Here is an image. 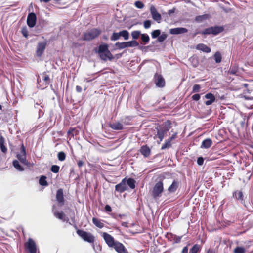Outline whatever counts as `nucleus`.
I'll list each match as a JSON object with an SVG mask.
<instances>
[{
    "label": "nucleus",
    "mask_w": 253,
    "mask_h": 253,
    "mask_svg": "<svg viewBox=\"0 0 253 253\" xmlns=\"http://www.w3.org/2000/svg\"><path fill=\"white\" fill-rule=\"evenodd\" d=\"M105 210L107 212H110L112 211V209H111V207L108 205H107L105 206Z\"/></svg>",
    "instance_id": "obj_53"
},
{
    "label": "nucleus",
    "mask_w": 253,
    "mask_h": 253,
    "mask_svg": "<svg viewBox=\"0 0 253 253\" xmlns=\"http://www.w3.org/2000/svg\"><path fill=\"white\" fill-rule=\"evenodd\" d=\"M235 196L237 199H242L243 197V194L241 191H238L235 193Z\"/></svg>",
    "instance_id": "obj_49"
},
{
    "label": "nucleus",
    "mask_w": 253,
    "mask_h": 253,
    "mask_svg": "<svg viewBox=\"0 0 253 253\" xmlns=\"http://www.w3.org/2000/svg\"><path fill=\"white\" fill-rule=\"evenodd\" d=\"M175 137V135H173L171 137H170V138L169 139H168L169 141H170V142H171V141L173 139H174Z\"/></svg>",
    "instance_id": "obj_58"
},
{
    "label": "nucleus",
    "mask_w": 253,
    "mask_h": 253,
    "mask_svg": "<svg viewBox=\"0 0 253 253\" xmlns=\"http://www.w3.org/2000/svg\"><path fill=\"white\" fill-rule=\"evenodd\" d=\"M92 222L96 226L99 228H102L104 227V223L101 220L98 219L96 218H93Z\"/></svg>",
    "instance_id": "obj_26"
},
{
    "label": "nucleus",
    "mask_w": 253,
    "mask_h": 253,
    "mask_svg": "<svg viewBox=\"0 0 253 253\" xmlns=\"http://www.w3.org/2000/svg\"><path fill=\"white\" fill-rule=\"evenodd\" d=\"M140 152L141 154L145 157H147L150 154V150L148 147L146 146H144L141 148Z\"/></svg>",
    "instance_id": "obj_25"
},
{
    "label": "nucleus",
    "mask_w": 253,
    "mask_h": 253,
    "mask_svg": "<svg viewBox=\"0 0 253 253\" xmlns=\"http://www.w3.org/2000/svg\"><path fill=\"white\" fill-rule=\"evenodd\" d=\"M188 247L187 246L184 247L181 252V253H188Z\"/></svg>",
    "instance_id": "obj_54"
},
{
    "label": "nucleus",
    "mask_w": 253,
    "mask_h": 253,
    "mask_svg": "<svg viewBox=\"0 0 253 253\" xmlns=\"http://www.w3.org/2000/svg\"><path fill=\"white\" fill-rule=\"evenodd\" d=\"M203 163H204V159L202 157H199L197 159V164L200 165V166H201L203 164Z\"/></svg>",
    "instance_id": "obj_51"
},
{
    "label": "nucleus",
    "mask_w": 253,
    "mask_h": 253,
    "mask_svg": "<svg viewBox=\"0 0 253 253\" xmlns=\"http://www.w3.org/2000/svg\"><path fill=\"white\" fill-rule=\"evenodd\" d=\"M25 246L30 253H36V245L35 242L32 239H29Z\"/></svg>",
    "instance_id": "obj_7"
},
{
    "label": "nucleus",
    "mask_w": 253,
    "mask_h": 253,
    "mask_svg": "<svg viewBox=\"0 0 253 253\" xmlns=\"http://www.w3.org/2000/svg\"><path fill=\"white\" fill-rule=\"evenodd\" d=\"M205 97L206 99H209V100H207L205 102V104L206 105H211L213 102H214L215 99L214 96L210 93L206 94Z\"/></svg>",
    "instance_id": "obj_20"
},
{
    "label": "nucleus",
    "mask_w": 253,
    "mask_h": 253,
    "mask_svg": "<svg viewBox=\"0 0 253 253\" xmlns=\"http://www.w3.org/2000/svg\"><path fill=\"white\" fill-rule=\"evenodd\" d=\"M212 140L210 138L205 139L202 143L201 148L208 149L212 145Z\"/></svg>",
    "instance_id": "obj_23"
},
{
    "label": "nucleus",
    "mask_w": 253,
    "mask_h": 253,
    "mask_svg": "<svg viewBox=\"0 0 253 253\" xmlns=\"http://www.w3.org/2000/svg\"><path fill=\"white\" fill-rule=\"evenodd\" d=\"M169 127H166L164 129L158 130L156 136H158L160 139V141L158 142L159 144L163 140L165 135L167 133V132L169 130Z\"/></svg>",
    "instance_id": "obj_17"
},
{
    "label": "nucleus",
    "mask_w": 253,
    "mask_h": 253,
    "mask_svg": "<svg viewBox=\"0 0 253 253\" xmlns=\"http://www.w3.org/2000/svg\"><path fill=\"white\" fill-rule=\"evenodd\" d=\"M107 51H109L108 50V46L107 44H104L99 46L98 50L99 53Z\"/></svg>",
    "instance_id": "obj_29"
},
{
    "label": "nucleus",
    "mask_w": 253,
    "mask_h": 253,
    "mask_svg": "<svg viewBox=\"0 0 253 253\" xmlns=\"http://www.w3.org/2000/svg\"><path fill=\"white\" fill-rule=\"evenodd\" d=\"M120 37H121L120 32L118 33L114 32L113 33V35L111 37L110 39L111 41H116L118 40L120 38Z\"/></svg>",
    "instance_id": "obj_32"
},
{
    "label": "nucleus",
    "mask_w": 253,
    "mask_h": 253,
    "mask_svg": "<svg viewBox=\"0 0 253 253\" xmlns=\"http://www.w3.org/2000/svg\"><path fill=\"white\" fill-rule=\"evenodd\" d=\"M122 225H123V226H125V225H126V223H122Z\"/></svg>",
    "instance_id": "obj_61"
},
{
    "label": "nucleus",
    "mask_w": 253,
    "mask_h": 253,
    "mask_svg": "<svg viewBox=\"0 0 253 253\" xmlns=\"http://www.w3.org/2000/svg\"><path fill=\"white\" fill-rule=\"evenodd\" d=\"M1 109V106L0 105V110Z\"/></svg>",
    "instance_id": "obj_63"
},
{
    "label": "nucleus",
    "mask_w": 253,
    "mask_h": 253,
    "mask_svg": "<svg viewBox=\"0 0 253 253\" xmlns=\"http://www.w3.org/2000/svg\"><path fill=\"white\" fill-rule=\"evenodd\" d=\"M234 253H245V250L241 247H237L234 250Z\"/></svg>",
    "instance_id": "obj_39"
},
{
    "label": "nucleus",
    "mask_w": 253,
    "mask_h": 253,
    "mask_svg": "<svg viewBox=\"0 0 253 253\" xmlns=\"http://www.w3.org/2000/svg\"><path fill=\"white\" fill-rule=\"evenodd\" d=\"M135 181L132 178H128L127 180V184L131 188L134 189L135 187Z\"/></svg>",
    "instance_id": "obj_31"
},
{
    "label": "nucleus",
    "mask_w": 253,
    "mask_h": 253,
    "mask_svg": "<svg viewBox=\"0 0 253 253\" xmlns=\"http://www.w3.org/2000/svg\"><path fill=\"white\" fill-rule=\"evenodd\" d=\"M66 155L63 152H60L58 154V159L59 161H63L65 159Z\"/></svg>",
    "instance_id": "obj_40"
},
{
    "label": "nucleus",
    "mask_w": 253,
    "mask_h": 253,
    "mask_svg": "<svg viewBox=\"0 0 253 253\" xmlns=\"http://www.w3.org/2000/svg\"><path fill=\"white\" fill-rule=\"evenodd\" d=\"M55 0V1H57V2H58V1H59L60 0Z\"/></svg>",
    "instance_id": "obj_62"
},
{
    "label": "nucleus",
    "mask_w": 253,
    "mask_h": 253,
    "mask_svg": "<svg viewBox=\"0 0 253 253\" xmlns=\"http://www.w3.org/2000/svg\"><path fill=\"white\" fill-rule=\"evenodd\" d=\"M127 189L126 184L125 182V179H123L121 183L117 184L115 186V189L116 191L120 193H122L126 190Z\"/></svg>",
    "instance_id": "obj_14"
},
{
    "label": "nucleus",
    "mask_w": 253,
    "mask_h": 253,
    "mask_svg": "<svg viewBox=\"0 0 253 253\" xmlns=\"http://www.w3.org/2000/svg\"><path fill=\"white\" fill-rule=\"evenodd\" d=\"M22 33L25 37H26V38L28 37V32L27 30H26V29H23L22 30Z\"/></svg>",
    "instance_id": "obj_52"
},
{
    "label": "nucleus",
    "mask_w": 253,
    "mask_h": 253,
    "mask_svg": "<svg viewBox=\"0 0 253 253\" xmlns=\"http://www.w3.org/2000/svg\"><path fill=\"white\" fill-rule=\"evenodd\" d=\"M138 42L136 41H131L126 42H117L115 43V46L118 48L122 49L126 47H133L138 46Z\"/></svg>",
    "instance_id": "obj_2"
},
{
    "label": "nucleus",
    "mask_w": 253,
    "mask_h": 253,
    "mask_svg": "<svg viewBox=\"0 0 253 253\" xmlns=\"http://www.w3.org/2000/svg\"><path fill=\"white\" fill-rule=\"evenodd\" d=\"M46 46V42H39L37 46L36 54L38 56H41L43 54Z\"/></svg>",
    "instance_id": "obj_12"
},
{
    "label": "nucleus",
    "mask_w": 253,
    "mask_h": 253,
    "mask_svg": "<svg viewBox=\"0 0 253 253\" xmlns=\"http://www.w3.org/2000/svg\"><path fill=\"white\" fill-rule=\"evenodd\" d=\"M41 1H43L44 2H49V1H50V0H40Z\"/></svg>",
    "instance_id": "obj_60"
},
{
    "label": "nucleus",
    "mask_w": 253,
    "mask_h": 253,
    "mask_svg": "<svg viewBox=\"0 0 253 253\" xmlns=\"http://www.w3.org/2000/svg\"><path fill=\"white\" fill-rule=\"evenodd\" d=\"M192 99L195 101H198L200 98V96L199 94H195L192 97Z\"/></svg>",
    "instance_id": "obj_50"
},
{
    "label": "nucleus",
    "mask_w": 253,
    "mask_h": 253,
    "mask_svg": "<svg viewBox=\"0 0 253 253\" xmlns=\"http://www.w3.org/2000/svg\"><path fill=\"white\" fill-rule=\"evenodd\" d=\"M195 48L197 50L202 51L205 53H209L211 51V49L210 48H209L206 45L203 43H199L197 44Z\"/></svg>",
    "instance_id": "obj_18"
},
{
    "label": "nucleus",
    "mask_w": 253,
    "mask_h": 253,
    "mask_svg": "<svg viewBox=\"0 0 253 253\" xmlns=\"http://www.w3.org/2000/svg\"><path fill=\"white\" fill-rule=\"evenodd\" d=\"M100 58L103 60H111L113 59V55L110 51L104 52L99 53Z\"/></svg>",
    "instance_id": "obj_19"
},
{
    "label": "nucleus",
    "mask_w": 253,
    "mask_h": 253,
    "mask_svg": "<svg viewBox=\"0 0 253 253\" xmlns=\"http://www.w3.org/2000/svg\"><path fill=\"white\" fill-rule=\"evenodd\" d=\"M150 12L152 15V18L158 23H160L162 16L161 14L158 12L154 6H152L150 7Z\"/></svg>",
    "instance_id": "obj_9"
},
{
    "label": "nucleus",
    "mask_w": 253,
    "mask_h": 253,
    "mask_svg": "<svg viewBox=\"0 0 253 253\" xmlns=\"http://www.w3.org/2000/svg\"><path fill=\"white\" fill-rule=\"evenodd\" d=\"M163 189L162 182L159 181L156 183L152 191V195L156 201L158 200L161 197Z\"/></svg>",
    "instance_id": "obj_1"
},
{
    "label": "nucleus",
    "mask_w": 253,
    "mask_h": 253,
    "mask_svg": "<svg viewBox=\"0 0 253 253\" xmlns=\"http://www.w3.org/2000/svg\"><path fill=\"white\" fill-rule=\"evenodd\" d=\"M76 91L78 92H81L82 91V87L80 86H76Z\"/></svg>",
    "instance_id": "obj_55"
},
{
    "label": "nucleus",
    "mask_w": 253,
    "mask_h": 253,
    "mask_svg": "<svg viewBox=\"0 0 253 253\" xmlns=\"http://www.w3.org/2000/svg\"><path fill=\"white\" fill-rule=\"evenodd\" d=\"M144 27L145 29H148L150 27L151 25V21L150 20H146L143 23Z\"/></svg>",
    "instance_id": "obj_46"
},
{
    "label": "nucleus",
    "mask_w": 253,
    "mask_h": 253,
    "mask_svg": "<svg viewBox=\"0 0 253 253\" xmlns=\"http://www.w3.org/2000/svg\"><path fill=\"white\" fill-rule=\"evenodd\" d=\"M201 86L199 84H195L193 87V92H198L200 91Z\"/></svg>",
    "instance_id": "obj_47"
},
{
    "label": "nucleus",
    "mask_w": 253,
    "mask_h": 253,
    "mask_svg": "<svg viewBox=\"0 0 253 253\" xmlns=\"http://www.w3.org/2000/svg\"><path fill=\"white\" fill-rule=\"evenodd\" d=\"M161 34L160 30H155L154 31H153L151 33L152 37L153 39H155L157 37H158Z\"/></svg>",
    "instance_id": "obj_41"
},
{
    "label": "nucleus",
    "mask_w": 253,
    "mask_h": 253,
    "mask_svg": "<svg viewBox=\"0 0 253 253\" xmlns=\"http://www.w3.org/2000/svg\"><path fill=\"white\" fill-rule=\"evenodd\" d=\"M214 57L216 63H219L221 61L222 57L220 52H216L215 53Z\"/></svg>",
    "instance_id": "obj_33"
},
{
    "label": "nucleus",
    "mask_w": 253,
    "mask_h": 253,
    "mask_svg": "<svg viewBox=\"0 0 253 253\" xmlns=\"http://www.w3.org/2000/svg\"><path fill=\"white\" fill-rule=\"evenodd\" d=\"M48 80H49V77L48 76H45L44 77V81H47Z\"/></svg>",
    "instance_id": "obj_59"
},
{
    "label": "nucleus",
    "mask_w": 253,
    "mask_h": 253,
    "mask_svg": "<svg viewBox=\"0 0 253 253\" xmlns=\"http://www.w3.org/2000/svg\"><path fill=\"white\" fill-rule=\"evenodd\" d=\"M110 127L114 130H120L123 129V125L119 122H115L110 125Z\"/></svg>",
    "instance_id": "obj_24"
},
{
    "label": "nucleus",
    "mask_w": 253,
    "mask_h": 253,
    "mask_svg": "<svg viewBox=\"0 0 253 253\" xmlns=\"http://www.w3.org/2000/svg\"><path fill=\"white\" fill-rule=\"evenodd\" d=\"M36 15L34 13H29L27 19V25L31 28L34 27L36 24Z\"/></svg>",
    "instance_id": "obj_10"
},
{
    "label": "nucleus",
    "mask_w": 253,
    "mask_h": 253,
    "mask_svg": "<svg viewBox=\"0 0 253 253\" xmlns=\"http://www.w3.org/2000/svg\"><path fill=\"white\" fill-rule=\"evenodd\" d=\"M121 37H123L125 40H126L129 38V33L126 30L120 31Z\"/></svg>",
    "instance_id": "obj_35"
},
{
    "label": "nucleus",
    "mask_w": 253,
    "mask_h": 253,
    "mask_svg": "<svg viewBox=\"0 0 253 253\" xmlns=\"http://www.w3.org/2000/svg\"><path fill=\"white\" fill-rule=\"evenodd\" d=\"M100 34V31L97 29H93L84 33V40H91Z\"/></svg>",
    "instance_id": "obj_4"
},
{
    "label": "nucleus",
    "mask_w": 253,
    "mask_h": 253,
    "mask_svg": "<svg viewBox=\"0 0 253 253\" xmlns=\"http://www.w3.org/2000/svg\"><path fill=\"white\" fill-rule=\"evenodd\" d=\"M102 234V236L107 245L109 247H113L117 241L114 240V238L111 235L106 232H103Z\"/></svg>",
    "instance_id": "obj_6"
},
{
    "label": "nucleus",
    "mask_w": 253,
    "mask_h": 253,
    "mask_svg": "<svg viewBox=\"0 0 253 253\" xmlns=\"http://www.w3.org/2000/svg\"><path fill=\"white\" fill-rule=\"evenodd\" d=\"M155 82L157 86L162 87L165 85V81L161 75L156 74L155 76Z\"/></svg>",
    "instance_id": "obj_13"
},
{
    "label": "nucleus",
    "mask_w": 253,
    "mask_h": 253,
    "mask_svg": "<svg viewBox=\"0 0 253 253\" xmlns=\"http://www.w3.org/2000/svg\"><path fill=\"white\" fill-rule=\"evenodd\" d=\"M77 233L84 241L89 243H93L94 241V236L90 233L83 230H78Z\"/></svg>",
    "instance_id": "obj_3"
},
{
    "label": "nucleus",
    "mask_w": 253,
    "mask_h": 253,
    "mask_svg": "<svg viewBox=\"0 0 253 253\" xmlns=\"http://www.w3.org/2000/svg\"><path fill=\"white\" fill-rule=\"evenodd\" d=\"M56 199L59 203L63 204L64 203V197H63V191L62 189H59L57 190L56 193Z\"/></svg>",
    "instance_id": "obj_21"
},
{
    "label": "nucleus",
    "mask_w": 253,
    "mask_h": 253,
    "mask_svg": "<svg viewBox=\"0 0 253 253\" xmlns=\"http://www.w3.org/2000/svg\"><path fill=\"white\" fill-rule=\"evenodd\" d=\"M118 253H128L125 247L120 242H116L112 247Z\"/></svg>",
    "instance_id": "obj_8"
},
{
    "label": "nucleus",
    "mask_w": 253,
    "mask_h": 253,
    "mask_svg": "<svg viewBox=\"0 0 253 253\" xmlns=\"http://www.w3.org/2000/svg\"><path fill=\"white\" fill-rule=\"evenodd\" d=\"M182 236H178L176 238L175 240L176 243H179L180 242Z\"/></svg>",
    "instance_id": "obj_57"
},
{
    "label": "nucleus",
    "mask_w": 253,
    "mask_h": 253,
    "mask_svg": "<svg viewBox=\"0 0 253 253\" xmlns=\"http://www.w3.org/2000/svg\"><path fill=\"white\" fill-rule=\"evenodd\" d=\"M141 35L140 31H134L131 32V36L134 39H137Z\"/></svg>",
    "instance_id": "obj_36"
},
{
    "label": "nucleus",
    "mask_w": 253,
    "mask_h": 253,
    "mask_svg": "<svg viewBox=\"0 0 253 253\" xmlns=\"http://www.w3.org/2000/svg\"><path fill=\"white\" fill-rule=\"evenodd\" d=\"M167 37V36L165 34H162L160 35L158 39V40L159 42H163Z\"/></svg>",
    "instance_id": "obj_48"
},
{
    "label": "nucleus",
    "mask_w": 253,
    "mask_h": 253,
    "mask_svg": "<svg viewBox=\"0 0 253 253\" xmlns=\"http://www.w3.org/2000/svg\"><path fill=\"white\" fill-rule=\"evenodd\" d=\"M223 30V28L220 27H211L209 28H207L202 32V34H213L216 35L219 33L221 32Z\"/></svg>",
    "instance_id": "obj_5"
},
{
    "label": "nucleus",
    "mask_w": 253,
    "mask_h": 253,
    "mask_svg": "<svg viewBox=\"0 0 253 253\" xmlns=\"http://www.w3.org/2000/svg\"><path fill=\"white\" fill-rule=\"evenodd\" d=\"M141 35L142 41L145 43L148 42L149 41V40H150L149 36L146 34H142Z\"/></svg>",
    "instance_id": "obj_37"
},
{
    "label": "nucleus",
    "mask_w": 253,
    "mask_h": 253,
    "mask_svg": "<svg viewBox=\"0 0 253 253\" xmlns=\"http://www.w3.org/2000/svg\"><path fill=\"white\" fill-rule=\"evenodd\" d=\"M51 171L54 173H57L59 170V167L57 165H53L51 168Z\"/></svg>",
    "instance_id": "obj_44"
},
{
    "label": "nucleus",
    "mask_w": 253,
    "mask_h": 253,
    "mask_svg": "<svg viewBox=\"0 0 253 253\" xmlns=\"http://www.w3.org/2000/svg\"><path fill=\"white\" fill-rule=\"evenodd\" d=\"M13 165L14 168L19 171H22L24 170V169L21 167L18 160H14L13 161Z\"/></svg>",
    "instance_id": "obj_28"
},
{
    "label": "nucleus",
    "mask_w": 253,
    "mask_h": 253,
    "mask_svg": "<svg viewBox=\"0 0 253 253\" xmlns=\"http://www.w3.org/2000/svg\"><path fill=\"white\" fill-rule=\"evenodd\" d=\"M237 67L233 66L232 67H231L229 70V73L231 74L235 75L236 74L237 72Z\"/></svg>",
    "instance_id": "obj_45"
},
{
    "label": "nucleus",
    "mask_w": 253,
    "mask_h": 253,
    "mask_svg": "<svg viewBox=\"0 0 253 253\" xmlns=\"http://www.w3.org/2000/svg\"><path fill=\"white\" fill-rule=\"evenodd\" d=\"M134 5L137 8H139V9L143 8L144 6L143 3L140 1H136L134 3Z\"/></svg>",
    "instance_id": "obj_43"
},
{
    "label": "nucleus",
    "mask_w": 253,
    "mask_h": 253,
    "mask_svg": "<svg viewBox=\"0 0 253 253\" xmlns=\"http://www.w3.org/2000/svg\"><path fill=\"white\" fill-rule=\"evenodd\" d=\"M52 211L54 213V216L56 218H57L60 220H62L63 221H65V214H64V213L63 211H59L56 210L55 206H53Z\"/></svg>",
    "instance_id": "obj_15"
},
{
    "label": "nucleus",
    "mask_w": 253,
    "mask_h": 253,
    "mask_svg": "<svg viewBox=\"0 0 253 253\" xmlns=\"http://www.w3.org/2000/svg\"><path fill=\"white\" fill-rule=\"evenodd\" d=\"M171 146V142L168 140L163 145L161 149L162 150L169 148Z\"/></svg>",
    "instance_id": "obj_42"
},
{
    "label": "nucleus",
    "mask_w": 253,
    "mask_h": 253,
    "mask_svg": "<svg viewBox=\"0 0 253 253\" xmlns=\"http://www.w3.org/2000/svg\"><path fill=\"white\" fill-rule=\"evenodd\" d=\"M200 250V247L198 245L195 244L193 246L192 248L190 250V253H197Z\"/></svg>",
    "instance_id": "obj_38"
},
{
    "label": "nucleus",
    "mask_w": 253,
    "mask_h": 253,
    "mask_svg": "<svg viewBox=\"0 0 253 253\" xmlns=\"http://www.w3.org/2000/svg\"><path fill=\"white\" fill-rule=\"evenodd\" d=\"M179 185V183L177 181L174 180L172 182V183L169 186V187L168 188V191L169 193H174L175 192Z\"/></svg>",
    "instance_id": "obj_22"
},
{
    "label": "nucleus",
    "mask_w": 253,
    "mask_h": 253,
    "mask_svg": "<svg viewBox=\"0 0 253 253\" xmlns=\"http://www.w3.org/2000/svg\"><path fill=\"white\" fill-rule=\"evenodd\" d=\"M77 164L79 167H81L83 166L84 163L82 161H79L78 162Z\"/></svg>",
    "instance_id": "obj_56"
},
{
    "label": "nucleus",
    "mask_w": 253,
    "mask_h": 253,
    "mask_svg": "<svg viewBox=\"0 0 253 253\" xmlns=\"http://www.w3.org/2000/svg\"><path fill=\"white\" fill-rule=\"evenodd\" d=\"M208 18V15L205 14L203 15L198 16L196 17L195 20L198 22H201L207 19Z\"/></svg>",
    "instance_id": "obj_30"
},
{
    "label": "nucleus",
    "mask_w": 253,
    "mask_h": 253,
    "mask_svg": "<svg viewBox=\"0 0 253 253\" xmlns=\"http://www.w3.org/2000/svg\"><path fill=\"white\" fill-rule=\"evenodd\" d=\"M4 139L3 136H1L0 137V147L2 152L6 153L7 152V148L4 146Z\"/></svg>",
    "instance_id": "obj_27"
},
{
    "label": "nucleus",
    "mask_w": 253,
    "mask_h": 253,
    "mask_svg": "<svg viewBox=\"0 0 253 253\" xmlns=\"http://www.w3.org/2000/svg\"><path fill=\"white\" fill-rule=\"evenodd\" d=\"M46 177L44 176H42L39 179V183L41 185L47 186L48 183L46 180Z\"/></svg>",
    "instance_id": "obj_34"
},
{
    "label": "nucleus",
    "mask_w": 253,
    "mask_h": 253,
    "mask_svg": "<svg viewBox=\"0 0 253 253\" xmlns=\"http://www.w3.org/2000/svg\"><path fill=\"white\" fill-rule=\"evenodd\" d=\"M17 158L22 164L28 165V162L26 160V151L24 147H22L21 153L17 155Z\"/></svg>",
    "instance_id": "obj_11"
},
{
    "label": "nucleus",
    "mask_w": 253,
    "mask_h": 253,
    "mask_svg": "<svg viewBox=\"0 0 253 253\" xmlns=\"http://www.w3.org/2000/svg\"><path fill=\"white\" fill-rule=\"evenodd\" d=\"M187 32V29L183 27L172 28L170 29L169 31L170 33L173 35L182 34Z\"/></svg>",
    "instance_id": "obj_16"
}]
</instances>
